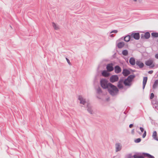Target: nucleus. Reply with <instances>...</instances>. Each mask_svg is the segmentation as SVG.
<instances>
[{
  "mask_svg": "<svg viewBox=\"0 0 158 158\" xmlns=\"http://www.w3.org/2000/svg\"><path fill=\"white\" fill-rule=\"evenodd\" d=\"M131 36L127 35L124 37V40L127 42H129L131 39Z\"/></svg>",
  "mask_w": 158,
  "mask_h": 158,
  "instance_id": "nucleus-21",
  "label": "nucleus"
},
{
  "mask_svg": "<svg viewBox=\"0 0 158 158\" xmlns=\"http://www.w3.org/2000/svg\"><path fill=\"white\" fill-rule=\"evenodd\" d=\"M134 1H136L137 0H133Z\"/></svg>",
  "mask_w": 158,
  "mask_h": 158,
  "instance_id": "nucleus-48",
  "label": "nucleus"
},
{
  "mask_svg": "<svg viewBox=\"0 0 158 158\" xmlns=\"http://www.w3.org/2000/svg\"><path fill=\"white\" fill-rule=\"evenodd\" d=\"M89 103H87V105L86 106V107H85V108H86L87 110L89 112Z\"/></svg>",
  "mask_w": 158,
  "mask_h": 158,
  "instance_id": "nucleus-35",
  "label": "nucleus"
},
{
  "mask_svg": "<svg viewBox=\"0 0 158 158\" xmlns=\"http://www.w3.org/2000/svg\"><path fill=\"white\" fill-rule=\"evenodd\" d=\"M146 85V84H143V89H144L145 87V86Z\"/></svg>",
  "mask_w": 158,
  "mask_h": 158,
  "instance_id": "nucleus-44",
  "label": "nucleus"
},
{
  "mask_svg": "<svg viewBox=\"0 0 158 158\" xmlns=\"http://www.w3.org/2000/svg\"><path fill=\"white\" fill-rule=\"evenodd\" d=\"M153 70H150V71H149L148 72V73L149 74H151L153 73Z\"/></svg>",
  "mask_w": 158,
  "mask_h": 158,
  "instance_id": "nucleus-41",
  "label": "nucleus"
},
{
  "mask_svg": "<svg viewBox=\"0 0 158 158\" xmlns=\"http://www.w3.org/2000/svg\"><path fill=\"white\" fill-rule=\"evenodd\" d=\"M102 75L104 77H108L109 76L110 74L107 71L104 70L102 71Z\"/></svg>",
  "mask_w": 158,
  "mask_h": 158,
  "instance_id": "nucleus-13",
  "label": "nucleus"
},
{
  "mask_svg": "<svg viewBox=\"0 0 158 158\" xmlns=\"http://www.w3.org/2000/svg\"><path fill=\"white\" fill-rule=\"evenodd\" d=\"M139 134H141V133H140V132L139 133Z\"/></svg>",
  "mask_w": 158,
  "mask_h": 158,
  "instance_id": "nucleus-49",
  "label": "nucleus"
},
{
  "mask_svg": "<svg viewBox=\"0 0 158 158\" xmlns=\"http://www.w3.org/2000/svg\"><path fill=\"white\" fill-rule=\"evenodd\" d=\"M136 65L139 66V67L140 69L143 68L144 65L143 63L139 60L136 61Z\"/></svg>",
  "mask_w": 158,
  "mask_h": 158,
  "instance_id": "nucleus-12",
  "label": "nucleus"
},
{
  "mask_svg": "<svg viewBox=\"0 0 158 158\" xmlns=\"http://www.w3.org/2000/svg\"><path fill=\"white\" fill-rule=\"evenodd\" d=\"M115 146L116 148L115 151L116 152L120 151L122 149V146L120 143H116L115 144Z\"/></svg>",
  "mask_w": 158,
  "mask_h": 158,
  "instance_id": "nucleus-9",
  "label": "nucleus"
},
{
  "mask_svg": "<svg viewBox=\"0 0 158 158\" xmlns=\"http://www.w3.org/2000/svg\"><path fill=\"white\" fill-rule=\"evenodd\" d=\"M132 157H133V156H132L131 154H129L128 156V158H132Z\"/></svg>",
  "mask_w": 158,
  "mask_h": 158,
  "instance_id": "nucleus-39",
  "label": "nucleus"
},
{
  "mask_svg": "<svg viewBox=\"0 0 158 158\" xmlns=\"http://www.w3.org/2000/svg\"><path fill=\"white\" fill-rule=\"evenodd\" d=\"M81 106V107H83V106Z\"/></svg>",
  "mask_w": 158,
  "mask_h": 158,
  "instance_id": "nucleus-51",
  "label": "nucleus"
},
{
  "mask_svg": "<svg viewBox=\"0 0 158 158\" xmlns=\"http://www.w3.org/2000/svg\"><path fill=\"white\" fill-rule=\"evenodd\" d=\"M154 96V95L153 93H151L150 96V99H152Z\"/></svg>",
  "mask_w": 158,
  "mask_h": 158,
  "instance_id": "nucleus-30",
  "label": "nucleus"
},
{
  "mask_svg": "<svg viewBox=\"0 0 158 158\" xmlns=\"http://www.w3.org/2000/svg\"><path fill=\"white\" fill-rule=\"evenodd\" d=\"M157 42H158V39L157 40Z\"/></svg>",
  "mask_w": 158,
  "mask_h": 158,
  "instance_id": "nucleus-52",
  "label": "nucleus"
},
{
  "mask_svg": "<svg viewBox=\"0 0 158 158\" xmlns=\"http://www.w3.org/2000/svg\"><path fill=\"white\" fill-rule=\"evenodd\" d=\"M148 80V77H143V84H146Z\"/></svg>",
  "mask_w": 158,
  "mask_h": 158,
  "instance_id": "nucleus-25",
  "label": "nucleus"
},
{
  "mask_svg": "<svg viewBox=\"0 0 158 158\" xmlns=\"http://www.w3.org/2000/svg\"><path fill=\"white\" fill-rule=\"evenodd\" d=\"M130 71L126 69H123L122 72V74L125 77L127 76L130 74Z\"/></svg>",
  "mask_w": 158,
  "mask_h": 158,
  "instance_id": "nucleus-10",
  "label": "nucleus"
},
{
  "mask_svg": "<svg viewBox=\"0 0 158 158\" xmlns=\"http://www.w3.org/2000/svg\"><path fill=\"white\" fill-rule=\"evenodd\" d=\"M156 102H157L156 101H152V103L153 104H156L157 103Z\"/></svg>",
  "mask_w": 158,
  "mask_h": 158,
  "instance_id": "nucleus-40",
  "label": "nucleus"
},
{
  "mask_svg": "<svg viewBox=\"0 0 158 158\" xmlns=\"http://www.w3.org/2000/svg\"><path fill=\"white\" fill-rule=\"evenodd\" d=\"M97 93L98 94H100L102 93V91L100 87H98L97 89Z\"/></svg>",
  "mask_w": 158,
  "mask_h": 158,
  "instance_id": "nucleus-24",
  "label": "nucleus"
},
{
  "mask_svg": "<svg viewBox=\"0 0 158 158\" xmlns=\"http://www.w3.org/2000/svg\"><path fill=\"white\" fill-rule=\"evenodd\" d=\"M133 124H130L129 126V127L130 128H132V127L133 126Z\"/></svg>",
  "mask_w": 158,
  "mask_h": 158,
  "instance_id": "nucleus-43",
  "label": "nucleus"
},
{
  "mask_svg": "<svg viewBox=\"0 0 158 158\" xmlns=\"http://www.w3.org/2000/svg\"><path fill=\"white\" fill-rule=\"evenodd\" d=\"M121 69L119 65H116L114 67V72L116 73H118L121 71Z\"/></svg>",
  "mask_w": 158,
  "mask_h": 158,
  "instance_id": "nucleus-11",
  "label": "nucleus"
},
{
  "mask_svg": "<svg viewBox=\"0 0 158 158\" xmlns=\"http://www.w3.org/2000/svg\"><path fill=\"white\" fill-rule=\"evenodd\" d=\"M141 141V139L140 138H137L135 140L134 142L135 143H139Z\"/></svg>",
  "mask_w": 158,
  "mask_h": 158,
  "instance_id": "nucleus-28",
  "label": "nucleus"
},
{
  "mask_svg": "<svg viewBox=\"0 0 158 158\" xmlns=\"http://www.w3.org/2000/svg\"><path fill=\"white\" fill-rule=\"evenodd\" d=\"M123 79H120L118 82L117 87L119 89H121L123 88Z\"/></svg>",
  "mask_w": 158,
  "mask_h": 158,
  "instance_id": "nucleus-6",
  "label": "nucleus"
},
{
  "mask_svg": "<svg viewBox=\"0 0 158 158\" xmlns=\"http://www.w3.org/2000/svg\"><path fill=\"white\" fill-rule=\"evenodd\" d=\"M129 62L131 65H134L135 64V61L134 57H131L129 60Z\"/></svg>",
  "mask_w": 158,
  "mask_h": 158,
  "instance_id": "nucleus-16",
  "label": "nucleus"
},
{
  "mask_svg": "<svg viewBox=\"0 0 158 158\" xmlns=\"http://www.w3.org/2000/svg\"><path fill=\"white\" fill-rule=\"evenodd\" d=\"M155 57L157 59H158V53L156 54L155 55Z\"/></svg>",
  "mask_w": 158,
  "mask_h": 158,
  "instance_id": "nucleus-42",
  "label": "nucleus"
},
{
  "mask_svg": "<svg viewBox=\"0 0 158 158\" xmlns=\"http://www.w3.org/2000/svg\"><path fill=\"white\" fill-rule=\"evenodd\" d=\"M118 31L117 30H114L113 31H112L110 33H117L118 32Z\"/></svg>",
  "mask_w": 158,
  "mask_h": 158,
  "instance_id": "nucleus-34",
  "label": "nucleus"
},
{
  "mask_svg": "<svg viewBox=\"0 0 158 158\" xmlns=\"http://www.w3.org/2000/svg\"><path fill=\"white\" fill-rule=\"evenodd\" d=\"M144 34H142L141 35V39H143L144 38Z\"/></svg>",
  "mask_w": 158,
  "mask_h": 158,
  "instance_id": "nucleus-37",
  "label": "nucleus"
},
{
  "mask_svg": "<svg viewBox=\"0 0 158 158\" xmlns=\"http://www.w3.org/2000/svg\"><path fill=\"white\" fill-rule=\"evenodd\" d=\"M110 36L111 37H114V34H112L110 35Z\"/></svg>",
  "mask_w": 158,
  "mask_h": 158,
  "instance_id": "nucleus-47",
  "label": "nucleus"
},
{
  "mask_svg": "<svg viewBox=\"0 0 158 158\" xmlns=\"http://www.w3.org/2000/svg\"><path fill=\"white\" fill-rule=\"evenodd\" d=\"M89 113H90L91 114H94L95 115V114L94 113V112L93 111V110H91V108L89 107Z\"/></svg>",
  "mask_w": 158,
  "mask_h": 158,
  "instance_id": "nucleus-31",
  "label": "nucleus"
},
{
  "mask_svg": "<svg viewBox=\"0 0 158 158\" xmlns=\"http://www.w3.org/2000/svg\"><path fill=\"white\" fill-rule=\"evenodd\" d=\"M52 141L53 142V139H52Z\"/></svg>",
  "mask_w": 158,
  "mask_h": 158,
  "instance_id": "nucleus-50",
  "label": "nucleus"
},
{
  "mask_svg": "<svg viewBox=\"0 0 158 158\" xmlns=\"http://www.w3.org/2000/svg\"><path fill=\"white\" fill-rule=\"evenodd\" d=\"M112 63L108 64L106 66V69L109 72H111L114 70V68L113 66Z\"/></svg>",
  "mask_w": 158,
  "mask_h": 158,
  "instance_id": "nucleus-7",
  "label": "nucleus"
},
{
  "mask_svg": "<svg viewBox=\"0 0 158 158\" xmlns=\"http://www.w3.org/2000/svg\"><path fill=\"white\" fill-rule=\"evenodd\" d=\"M144 34H142L141 35V39H143L144 38Z\"/></svg>",
  "mask_w": 158,
  "mask_h": 158,
  "instance_id": "nucleus-36",
  "label": "nucleus"
},
{
  "mask_svg": "<svg viewBox=\"0 0 158 158\" xmlns=\"http://www.w3.org/2000/svg\"><path fill=\"white\" fill-rule=\"evenodd\" d=\"M124 113L125 114V112H124Z\"/></svg>",
  "mask_w": 158,
  "mask_h": 158,
  "instance_id": "nucleus-53",
  "label": "nucleus"
},
{
  "mask_svg": "<svg viewBox=\"0 0 158 158\" xmlns=\"http://www.w3.org/2000/svg\"><path fill=\"white\" fill-rule=\"evenodd\" d=\"M134 132H135V131H134V129H133L131 131V133L134 134Z\"/></svg>",
  "mask_w": 158,
  "mask_h": 158,
  "instance_id": "nucleus-45",
  "label": "nucleus"
},
{
  "mask_svg": "<svg viewBox=\"0 0 158 158\" xmlns=\"http://www.w3.org/2000/svg\"><path fill=\"white\" fill-rule=\"evenodd\" d=\"M143 154V156H144L148 158L150 156V154L148 153H144Z\"/></svg>",
  "mask_w": 158,
  "mask_h": 158,
  "instance_id": "nucleus-29",
  "label": "nucleus"
},
{
  "mask_svg": "<svg viewBox=\"0 0 158 158\" xmlns=\"http://www.w3.org/2000/svg\"><path fill=\"white\" fill-rule=\"evenodd\" d=\"M135 77V76L134 75H131L128 76L127 78H126V80H128L130 82H131Z\"/></svg>",
  "mask_w": 158,
  "mask_h": 158,
  "instance_id": "nucleus-14",
  "label": "nucleus"
},
{
  "mask_svg": "<svg viewBox=\"0 0 158 158\" xmlns=\"http://www.w3.org/2000/svg\"><path fill=\"white\" fill-rule=\"evenodd\" d=\"M134 158H144V157L142 155H139L137 154L134 155L133 156Z\"/></svg>",
  "mask_w": 158,
  "mask_h": 158,
  "instance_id": "nucleus-23",
  "label": "nucleus"
},
{
  "mask_svg": "<svg viewBox=\"0 0 158 158\" xmlns=\"http://www.w3.org/2000/svg\"><path fill=\"white\" fill-rule=\"evenodd\" d=\"M52 26L55 30H56L58 29V27H57L56 24L54 22H52Z\"/></svg>",
  "mask_w": 158,
  "mask_h": 158,
  "instance_id": "nucleus-27",
  "label": "nucleus"
},
{
  "mask_svg": "<svg viewBox=\"0 0 158 158\" xmlns=\"http://www.w3.org/2000/svg\"><path fill=\"white\" fill-rule=\"evenodd\" d=\"M139 129L140 130V131L141 132H143L144 131V128L142 127H139Z\"/></svg>",
  "mask_w": 158,
  "mask_h": 158,
  "instance_id": "nucleus-33",
  "label": "nucleus"
},
{
  "mask_svg": "<svg viewBox=\"0 0 158 158\" xmlns=\"http://www.w3.org/2000/svg\"><path fill=\"white\" fill-rule=\"evenodd\" d=\"M123 84L126 86H130L131 85V82H130L128 80H126L125 79L123 80Z\"/></svg>",
  "mask_w": 158,
  "mask_h": 158,
  "instance_id": "nucleus-15",
  "label": "nucleus"
},
{
  "mask_svg": "<svg viewBox=\"0 0 158 158\" xmlns=\"http://www.w3.org/2000/svg\"><path fill=\"white\" fill-rule=\"evenodd\" d=\"M158 87V79L156 80L152 86V89H155Z\"/></svg>",
  "mask_w": 158,
  "mask_h": 158,
  "instance_id": "nucleus-18",
  "label": "nucleus"
},
{
  "mask_svg": "<svg viewBox=\"0 0 158 158\" xmlns=\"http://www.w3.org/2000/svg\"><path fill=\"white\" fill-rule=\"evenodd\" d=\"M144 38L147 39H149L150 37V34L149 32H147L144 35Z\"/></svg>",
  "mask_w": 158,
  "mask_h": 158,
  "instance_id": "nucleus-20",
  "label": "nucleus"
},
{
  "mask_svg": "<svg viewBox=\"0 0 158 158\" xmlns=\"http://www.w3.org/2000/svg\"><path fill=\"white\" fill-rule=\"evenodd\" d=\"M153 61L152 60H149L145 62V64L148 66H150L151 68L154 67V64H153Z\"/></svg>",
  "mask_w": 158,
  "mask_h": 158,
  "instance_id": "nucleus-5",
  "label": "nucleus"
},
{
  "mask_svg": "<svg viewBox=\"0 0 158 158\" xmlns=\"http://www.w3.org/2000/svg\"><path fill=\"white\" fill-rule=\"evenodd\" d=\"M78 99L80 101V103L83 105H85L86 103V101L81 95H79L78 97Z\"/></svg>",
  "mask_w": 158,
  "mask_h": 158,
  "instance_id": "nucleus-8",
  "label": "nucleus"
},
{
  "mask_svg": "<svg viewBox=\"0 0 158 158\" xmlns=\"http://www.w3.org/2000/svg\"><path fill=\"white\" fill-rule=\"evenodd\" d=\"M146 135V131L145 130L144 131V133L142 135V137L143 138H144Z\"/></svg>",
  "mask_w": 158,
  "mask_h": 158,
  "instance_id": "nucleus-32",
  "label": "nucleus"
},
{
  "mask_svg": "<svg viewBox=\"0 0 158 158\" xmlns=\"http://www.w3.org/2000/svg\"><path fill=\"white\" fill-rule=\"evenodd\" d=\"M109 87L107 89L108 91L110 94L113 96L117 95L119 89L117 87L110 83H109Z\"/></svg>",
  "mask_w": 158,
  "mask_h": 158,
  "instance_id": "nucleus-1",
  "label": "nucleus"
},
{
  "mask_svg": "<svg viewBox=\"0 0 158 158\" xmlns=\"http://www.w3.org/2000/svg\"><path fill=\"white\" fill-rule=\"evenodd\" d=\"M125 45L124 43L123 42H119L117 44V47L119 48H121L124 47Z\"/></svg>",
  "mask_w": 158,
  "mask_h": 158,
  "instance_id": "nucleus-19",
  "label": "nucleus"
},
{
  "mask_svg": "<svg viewBox=\"0 0 158 158\" xmlns=\"http://www.w3.org/2000/svg\"><path fill=\"white\" fill-rule=\"evenodd\" d=\"M152 136L154 139L158 141V138L157 137V133L156 131H155L153 132Z\"/></svg>",
  "mask_w": 158,
  "mask_h": 158,
  "instance_id": "nucleus-17",
  "label": "nucleus"
},
{
  "mask_svg": "<svg viewBox=\"0 0 158 158\" xmlns=\"http://www.w3.org/2000/svg\"><path fill=\"white\" fill-rule=\"evenodd\" d=\"M101 86L103 89H108L109 87L108 80L106 79H101L100 81Z\"/></svg>",
  "mask_w": 158,
  "mask_h": 158,
  "instance_id": "nucleus-2",
  "label": "nucleus"
},
{
  "mask_svg": "<svg viewBox=\"0 0 158 158\" xmlns=\"http://www.w3.org/2000/svg\"><path fill=\"white\" fill-rule=\"evenodd\" d=\"M131 37L134 38L136 40H138L140 38V35L139 33H133L132 32L131 34Z\"/></svg>",
  "mask_w": 158,
  "mask_h": 158,
  "instance_id": "nucleus-4",
  "label": "nucleus"
},
{
  "mask_svg": "<svg viewBox=\"0 0 158 158\" xmlns=\"http://www.w3.org/2000/svg\"><path fill=\"white\" fill-rule=\"evenodd\" d=\"M152 37L154 38L158 37V33L156 32H153L151 33Z\"/></svg>",
  "mask_w": 158,
  "mask_h": 158,
  "instance_id": "nucleus-22",
  "label": "nucleus"
},
{
  "mask_svg": "<svg viewBox=\"0 0 158 158\" xmlns=\"http://www.w3.org/2000/svg\"><path fill=\"white\" fill-rule=\"evenodd\" d=\"M118 79L119 77L117 75H113L110 77V80L111 82L114 83L118 81Z\"/></svg>",
  "mask_w": 158,
  "mask_h": 158,
  "instance_id": "nucleus-3",
  "label": "nucleus"
},
{
  "mask_svg": "<svg viewBox=\"0 0 158 158\" xmlns=\"http://www.w3.org/2000/svg\"><path fill=\"white\" fill-rule=\"evenodd\" d=\"M149 158H154V156H152L151 155H150V156Z\"/></svg>",
  "mask_w": 158,
  "mask_h": 158,
  "instance_id": "nucleus-46",
  "label": "nucleus"
},
{
  "mask_svg": "<svg viewBox=\"0 0 158 158\" xmlns=\"http://www.w3.org/2000/svg\"><path fill=\"white\" fill-rule=\"evenodd\" d=\"M122 54L124 56H127L128 54V51L127 50H123L122 51Z\"/></svg>",
  "mask_w": 158,
  "mask_h": 158,
  "instance_id": "nucleus-26",
  "label": "nucleus"
},
{
  "mask_svg": "<svg viewBox=\"0 0 158 158\" xmlns=\"http://www.w3.org/2000/svg\"><path fill=\"white\" fill-rule=\"evenodd\" d=\"M66 60H67V62L69 64H70L71 63H70V61H69V59H68L67 58H66Z\"/></svg>",
  "mask_w": 158,
  "mask_h": 158,
  "instance_id": "nucleus-38",
  "label": "nucleus"
}]
</instances>
